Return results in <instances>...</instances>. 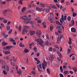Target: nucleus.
Segmentation results:
<instances>
[{"instance_id": "b1692460", "label": "nucleus", "mask_w": 77, "mask_h": 77, "mask_svg": "<svg viewBox=\"0 0 77 77\" xmlns=\"http://www.w3.org/2000/svg\"><path fill=\"white\" fill-rule=\"evenodd\" d=\"M45 11H46L47 13H48L50 11V9L48 8L46 9H45Z\"/></svg>"}, {"instance_id": "052dcab7", "label": "nucleus", "mask_w": 77, "mask_h": 77, "mask_svg": "<svg viewBox=\"0 0 77 77\" xmlns=\"http://www.w3.org/2000/svg\"><path fill=\"white\" fill-rule=\"evenodd\" d=\"M69 73L71 74H73V72L72 71H69Z\"/></svg>"}, {"instance_id": "0e129e2a", "label": "nucleus", "mask_w": 77, "mask_h": 77, "mask_svg": "<svg viewBox=\"0 0 77 77\" xmlns=\"http://www.w3.org/2000/svg\"><path fill=\"white\" fill-rule=\"evenodd\" d=\"M50 15L51 17H53V14L52 13H51L50 14Z\"/></svg>"}, {"instance_id": "bf43d9fd", "label": "nucleus", "mask_w": 77, "mask_h": 77, "mask_svg": "<svg viewBox=\"0 0 77 77\" xmlns=\"http://www.w3.org/2000/svg\"><path fill=\"white\" fill-rule=\"evenodd\" d=\"M52 48L51 47L49 49V51H52Z\"/></svg>"}, {"instance_id": "2f4dec72", "label": "nucleus", "mask_w": 77, "mask_h": 77, "mask_svg": "<svg viewBox=\"0 0 77 77\" xmlns=\"http://www.w3.org/2000/svg\"><path fill=\"white\" fill-rule=\"evenodd\" d=\"M27 21L28 23H30V22H31V19H29Z\"/></svg>"}, {"instance_id": "0eeeda50", "label": "nucleus", "mask_w": 77, "mask_h": 77, "mask_svg": "<svg viewBox=\"0 0 77 77\" xmlns=\"http://www.w3.org/2000/svg\"><path fill=\"white\" fill-rule=\"evenodd\" d=\"M63 21H64V20H63V16L62 15V18H61L60 20V23L61 24H62L63 23Z\"/></svg>"}, {"instance_id": "393cba45", "label": "nucleus", "mask_w": 77, "mask_h": 77, "mask_svg": "<svg viewBox=\"0 0 77 77\" xmlns=\"http://www.w3.org/2000/svg\"><path fill=\"white\" fill-rule=\"evenodd\" d=\"M12 47V46H7L6 47V49L7 50H9V49H10V48H11Z\"/></svg>"}, {"instance_id": "5fc2aeb1", "label": "nucleus", "mask_w": 77, "mask_h": 77, "mask_svg": "<svg viewBox=\"0 0 77 77\" xmlns=\"http://www.w3.org/2000/svg\"><path fill=\"white\" fill-rule=\"evenodd\" d=\"M36 63V64L38 65H37V66H39V65H39V62H40V61L39 60H38V61Z\"/></svg>"}, {"instance_id": "9d476101", "label": "nucleus", "mask_w": 77, "mask_h": 77, "mask_svg": "<svg viewBox=\"0 0 77 77\" xmlns=\"http://www.w3.org/2000/svg\"><path fill=\"white\" fill-rule=\"evenodd\" d=\"M36 10L38 11H40V12H41L42 10V9L41 8H39V7H36Z\"/></svg>"}, {"instance_id": "37998d69", "label": "nucleus", "mask_w": 77, "mask_h": 77, "mask_svg": "<svg viewBox=\"0 0 77 77\" xmlns=\"http://www.w3.org/2000/svg\"><path fill=\"white\" fill-rule=\"evenodd\" d=\"M2 35H4V38H6L8 36V35H6L5 34L3 35V34Z\"/></svg>"}, {"instance_id": "9b49d317", "label": "nucleus", "mask_w": 77, "mask_h": 77, "mask_svg": "<svg viewBox=\"0 0 77 77\" xmlns=\"http://www.w3.org/2000/svg\"><path fill=\"white\" fill-rule=\"evenodd\" d=\"M71 31L72 32H76L75 29L74 27L71 28Z\"/></svg>"}, {"instance_id": "13d9d810", "label": "nucleus", "mask_w": 77, "mask_h": 77, "mask_svg": "<svg viewBox=\"0 0 77 77\" xmlns=\"http://www.w3.org/2000/svg\"><path fill=\"white\" fill-rule=\"evenodd\" d=\"M53 26H50V30L51 31L52 30H53Z\"/></svg>"}, {"instance_id": "6ab92c4d", "label": "nucleus", "mask_w": 77, "mask_h": 77, "mask_svg": "<svg viewBox=\"0 0 77 77\" xmlns=\"http://www.w3.org/2000/svg\"><path fill=\"white\" fill-rule=\"evenodd\" d=\"M71 17L70 16H69L67 17V20L68 21H71Z\"/></svg>"}, {"instance_id": "423d86ee", "label": "nucleus", "mask_w": 77, "mask_h": 77, "mask_svg": "<svg viewBox=\"0 0 77 77\" xmlns=\"http://www.w3.org/2000/svg\"><path fill=\"white\" fill-rule=\"evenodd\" d=\"M20 18L21 19H23V20H27L28 18L26 16H24L23 17H21Z\"/></svg>"}, {"instance_id": "ddd939ff", "label": "nucleus", "mask_w": 77, "mask_h": 77, "mask_svg": "<svg viewBox=\"0 0 77 77\" xmlns=\"http://www.w3.org/2000/svg\"><path fill=\"white\" fill-rule=\"evenodd\" d=\"M57 54L61 58V57H62V54H61L60 53V52H57Z\"/></svg>"}, {"instance_id": "c9c22d12", "label": "nucleus", "mask_w": 77, "mask_h": 77, "mask_svg": "<svg viewBox=\"0 0 77 77\" xmlns=\"http://www.w3.org/2000/svg\"><path fill=\"white\" fill-rule=\"evenodd\" d=\"M40 5L41 7H43V8H44V6H45V5L44 4H42V3H40Z\"/></svg>"}, {"instance_id": "412c9836", "label": "nucleus", "mask_w": 77, "mask_h": 77, "mask_svg": "<svg viewBox=\"0 0 77 77\" xmlns=\"http://www.w3.org/2000/svg\"><path fill=\"white\" fill-rule=\"evenodd\" d=\"M46 71H47V72L49 74H50V69L48 68H47L46 69Z\"/></svg>"}, {"instance_id": "e2e57ef3", "label": "nucleus", "mask_w": 77, "mask_h": 77, "mask_svg": "<svg viewBox=\"0 0 77 77\" xmlns=\"http://www.w3.org/2000/svg\"><path fill=\"white\" fill-rule=\"evenodd\" d=\"M3 22H4V23H7V22H8V21L6 20H4Z\"/></svg>"}, {"instance_id": "774afa93", "label": "nucleus", "mask_w": 77, "mask_h": 77, "mask_svg": "<svg viewBox=\"0 0 77 77\" xmlns=\"http://www.w3.org/2000/svg\"><path fill=\"white\" fill-rule=\"evenodd\" d=\"M9 56L6 57V59L7 60H9Z\"/></svg>"}, {"instance_id": "603ef678", "label": "nucleus", "mask_w": 77, "mask_h": 77, "mask_svg": "<svg viewBox=\"0 0 77 77\" xmlns=\"http://www.w3.org/2000/svg\"><path fill=\"white\" fill-rule=\"evenodd\" d=\"M12 32V29H11L8 32V34H11V33Z\"/></svg>"}, {"instance_id": "20e7f679", "label": "nucleus", "mask_w": 77, "mask_h": 77, "mask_svg": "<svg viewBox=\"0 0 77 77\" xmlns=\"http://www.w3.org/2000/svg\"><path fill=\"white\" fill-rule=\"evenodd\" d=\"M41 33H42L41 31L40 30H38L37 31V34H36V35L37 36H38L39 38H40V35H41Z\"/></svg>"}, {"instance_id": "4d7b16f0", "label": "nucleus", "mask_w": 77, "mask_h": 77, "mask_svg": "<svg viewBox=\"0 0 77 77\" xmlns=\"http://www.w3.org/2000/svg\"><path fill=\"white\" fill-rule=\"evenodd\" d=\"M10 41H11V42H14L15 41V40H14L12 38L10 39Z\"/></svg>"}, {"instance_id": "79ce46f5", "label": "nucleus", "mask_w": 77, "mask_h": 77, "mask_svg": "<svg viewBox=\"0 0 77 77\" xmlns=\"http://www.w3.org/2000/svg\"><path fill=\"white\" fill-rule=\"evenodd\" d=\"M31 73L32 74H34V75H35V74H36V72H35L34 71H32L31 72Z\"/></svg>"}, {"instance_id": "a18cd8bd", "label": "nucleus", "mask_w": 77, "mask_h": 77, "mask_svg": "<svg viewBox=\"0 0 77 77\" xmlns=\"http://www.w3.org/2000/svg\"><path fill=\"white\" fill-rule=\"evenodd\" d=\"M4 18L3 17H0V21H3L4 20Z\"/></svg>"}, {"instance_id": "5701e85b", "label": "nucleus", "mask_w": 77, "mask_h": 77, "mask_svg": "<svg viewBox=\"0 0 77 77\" xmlns=\"http://www.w3.org/2000/svg\"><path fill=\"white\" fill-rule=\"evenodd\" d=\"M6 10H2V12L3 14H6L7 12Z\"/></svg>"}, {"instance_id": "de8ad7c7", "label": "nucleus", "mask_w": 77, "mask_h": 77, "mask_svg": "<svg viewBox=\"0 0 77 77\" xmlns=\"http://www.w3.org/2000/svg\"><path fill=\"white\" fill-rule=\"evenodd\" d=\"M71 23L72 24V25L73 26V25H74V20H72L71 21Z\"/></svg>"}, {"instance_id": "f704fd0d", "label": "nucleus", "mask_w": 77, "mask_h": 77, "mask_svg": "<svg viewBox=\"0 0 77 77\" xmlns=\"http://www.w3.org/2000/svg\"><path fill=\"white\" fill-rule=\"evenodd\" d=\"M76 15H77V14L76 13H73L72 16L73 17H75Z\"/></svg>"}, {"instance_id": "473e14b6", "label": "nucleus", "mask_w": 77, "mask_h": 77, "mask_svg": "<svg viewBox=\"0 0 77 77\" xmlns=\"http://www.w3.org/2000/svg\"><path fill=\"white\" fill-rule=\"evenodd\" d=\"M7 30H10V26L8 25H7Z\"/></svg>"}, {"instance_id": "338daca9", "label": "nucleus", "mask_w": 77, "mask_h": 77, "mask_svg": "<svg viewBox=\"0 0 77 77\" xmlns=\"http://www.w3.org/2000/svg\"><path fill=\"white\" fill-rule=\"evenodd\" d=\"M13 45H16V42H15L14 41L13 42Z\"/></svg>"}, {"instance_id": "39448f33", "label": "nucleus", "mask_w": 77, "mask_h": 77, "mask_svg": "<svg viewBox=\"0 0 77 77\" xmlns=\"http://www.w3.org/2000/svg\"><path fill=\"white\" fill-rule=\"evenodd\" d=\"M29 33L30 35H31L32 36H33L35 33V31L30 30L29 31Z\"/></svg>"}, {"instance_id": "c03bdc74", "label": "nucleus", "mask_w": 77, "mask_h": 77, "mask_svg": "<svg viewBox=\"0 0 77 77\" xmlns=\"http://www.w3.org/2000/svg\"><path fill=\"white\" fill-rule=\"evenodd\" d=\"M75 59V56H73L72 57V60H74Z\"/></svg>"}, {"instance_id": "aec40b11", "label": "nucleus", "mask_w": 77, "mask_h": 77, "mask_svg": "<svg viewBox=\"0 0 77 77\" xmlns=\"http://www.w3.org/2000/svg\"><path fill=\"white\" fill-rule=\"evenodd\" d=\"M29 7V8H31L32 6H34V5H33L32 4H29V5H28Z\"/></svg>"}, {"instance_id": "4be33fe9", "label": "nucleus", "mask_w": 77, "mask_h": 77, "mask_svg": "<svg viewBox=\"0 0 77 77\" xmlns=\"http://www.w3.org/2000/svg\"><path fill=\"white\" fill-rule=\"evenodd\" d=\"M64 74H65L66 75V74L69 73V72L67 70H65L64 72Z\"/></svg>"}, {"instance_id": "680f3d73", "label": "nucleus", "mask_w": 77, "mask_h": 77, "mask_svg": "<svg viewBox=\"0 0 77 77\" xmlns=\"http://www.w3.org/2000/svg\"><path fill=\"white\" fill-rule=\"evenodd\" d=\"M69 42H72L71 41V37L69 38Z\"/></svg>"}, {"instance_id": "bb28decb", "label": "nucleus", "mask_w": 77, "mask_h": 77, "mask_svg": "<svg viewBox=\"0 0 77 77\" xmlns=\"http://www.w3.org/2000/svg\"><path fill=\"white\" fill-rule=\"evenodd\" d=\"M49 44V42L48 41H46L45 42V45H48Z\"/></svg>"}, {"instance_id": "864d4df0", "label": "nucleus", "mask_w": 77, "mask_h": 77, "mask_svg": "<svg viewBox=\"0 0 77 77\" xmlns=\"http://www.w3.org/2000/svg\"><path fill=\"white\" fill-rule=\"evenodd\" d=\"M60 75V77H63V74H59Z\"/></svg>"}, {"instance_id": "cd10ccee", "label": "nucleus", "mask_w": 77, "mask_h": 77, "mask_svg": "<svg viewBox=\"0 0 77 77\" xmlns=\"http://www.w3.org/2000/svg\"><path fill=\"white\" fill-rule=\"evenodd\" d=\"M10 52L9 51H5V54H9Z\"/></svg>"}, {"instance_id": "4468645a", "label": "nucleus", "mask_w": 77, "mask_h": 77, "mask_svg": "<svg viewBox=\"0 0 77 77\" xmlns=\"http://www.w3.org/2000/svg\"><path fill=\"white\" fill-rule=\"evenodd\" d=\"M60 72H63V68H62V66H61L60 67Z\"/></svg>"}, {"instance_id": "a878e982", "label": "nucleus", "mask_w": 77, "mask_h": 77, "mask_svg": "<svg viewBox=\"0 0 77 77\" xmlns=\"http://www.w3.org/2000/svg\"><path fill=\"white\" fill-rule=\"evenodd\" d=\"M20 47H24V45L22 43H20Z\"/></svg>"}, {"instance_id": "72a5a7b5", "label": "nucleus", "mask_w": 77, "mask_h": 77, "mask_svg": "<svg viewBox=\"0 0 77 77\" xmlns=\"http://www.w3.org/2000/svg\"><path fill=\"white\" fill-rule=\"evenodd\" d=\"M51 7L52 8H54V9H57V7L54 5H52L51 6Z\"/></svg>"}, {"instance_id": "f257e3e1", "label": "nucleus", "mask_w": 77, "mask_h": 77, "mask_svg": "<svg viewBox=\"0 0 77 77\" xmlns=\"http://www.w3.org/2000/svg\"><path fill=\"white\" fill-rule=\"evenodd\" d=\"M63 28H64V27H63V26H62V27L60 26H57L56 27V29H57L58 30V32L59 33H62V31H60V30H62L63 29Z\"/></svg>"}, {"instance_id": "ea45409f", "label": "nucleus", "mask_w": 77, "mask_h": 77, "mask_svg": "<svg viewBox=\"0 0 77 77\" xmlns=\"http://www.w3.org/2000/svg\"><path fill=\"white\" fill-rule=\"evenodd\" d=\"M71 53V49H68V54H69Z\"/></svg>"}, {"instance_id": "49530a36", "label": "nucleus", "mask_w": 77, "mask_h": 77, "mask_svg": "<svg viewBox=\"0 0 77 77\" xmlns=\"http://www.w3.org/2000/svg\"><path fill=\"white\" fill-rule=\"evenodd\" d=\"M63 20L66 21V16H64Z\"/></svg>"}, {"instance_id": "c756f323", "label": "nucleus", "mask_w": 77, "mask_h": 77, "mask_svg": "<svg viewBox=\"0 0 77 77\" xmlns=\"http://www.w3.org/2000/svg\"><path fill=\"white\" fill-rule=\"evenodd\" d=\"M63 37V35H61L60 36V38L59 37V40H60V41H61V39H62V38Z\"/></svg>"}, {"instance_id": "7ed1b4c3", "label": "nucleus", "mask_w": 77, "mask_h": 77, "mask_svg": "<svg viewBox=\"0 0 77 77\" xmlns=\"http://www.w3.org/2000/svg\"><path fill=\"white\" fill-rule=\"evenodd\" d=\"M47 66V62H45V60H43V62L42 63V66L43 69H45V68Z\"/></svg>"}, {"instance_id": "3c124183", "label": "nucleus", "mask_w": 77, "mask_h": 77, "mask_svg": "<svg viewBox=\"0 0 77 77\" xmlns=\"http://www.w3.org/2000/svg\"><path fill=\"white\" fill-rule=\"evenodd\" d=\"M39 66L40 69H42V64H40L39 65Z\"/></svg>"}, {"instance_id": "e433bc0d", "label": "nucleus", "mask_w": 77, "mask_h": 77, "mask_svg": "<svg viewBox=\"0 0 77 77\" xmlns=\"http://www.w3.org/2000/svg\"><path fill=\"white\" fill-rule=\"evenodd\" d=\"M26 9V8H24L22 9V12H24V11Z\"/></svg>"}, {"instance_id": "6e6d98bb", "label": "nucleus", "mask_w": 77, "mask_h": 77, "mask_svg": "<svg viewBox=\"0 0 77 77\" xmlns=\"http://www.w3.org/2000/svg\"><path fill=\"white\" fill-rule=\"evenodd\" d=\"M3 73L4 74V75L7 74V72H6V71H5V70H4L3 71Z\"/></svg>"}, {"instance_id": "6e6552de", "label": "nucleus", "mask_w": 77, "mask_h": 77, "mask_svg": "<svg viewBox=\"0 0 77 77\" xmlns=\"http://www.w3.org/2000/svg\"><path fill=\"white\" fill-rule=\"evenodd\" d=\"M27 29H23L22 30V33L23 34V35H24V34H25V32H26V33H27Z\"/></svg>"}, {"instance_id": "c85d7f7f", "label": "nucleus", "mask_w": 77, "mask_h": 77, "mask_svg": "<svg viewBox=\"0 0 77 77\" xmlns=\"http://www.w3.org/2000/svg\"><path fill=\"white\" fill-rule=\"evenodd\" d=\"M24 52L25 53H28V52H29V50L27 49H25L24 50Z\"/></svg>"}, {"instance_id": "58836bf2", "label": "nucleus", "mask_w": 77, "mask_h": 77, "mask_svg": "<svg viewBox=\"0 0 77 77\" xmlns=\"http://www.w3.org/2000/svg\"><path fill=\"white\" fill-rule=\"evenodd\" d=\"M32 11L31 10H29L27 11V13H32Z\"/></svg>"}, {"instance_id": "dca6fc26", "label": "nucleus", "mask_w": 77, "mask_h": 77, "mask_svg": "<svg viewBox=\"0 0 77 77\" xmlns=\"http://www.w3.org/2000/svg\"><path fill=\"white\" fill-rule=\"evenodd\" d=\"M72 69H73V70H74V71L75 72H77V68L75 67H72Z\"/></svg>"}, {"instance_id": "8fccbe9b", "label": "nucleus", "mask_w": 77, "mask_h": 77, "mask_svg": "<svg viewBox=\"0 0 77 77\" xmlns=\"http://www.w3.org/2000/svg\"><path fill=\"white\" fill-rule=\"evenodd\" d=\"M37 49V48L36 47H35L33 48V50L35 51H36V49Z\"/></svg>"}, {"instance_id": "2eb2a0df", "label": "nucleus", "mask_w": 77, "mask_h": 77, "mask_svg": "<svg viewBox=\"0 0 77 77\" xmlns=\"http://www.w3.org/2000/svg\"><path fill=\"white\" fill-rule=\"evenodd\" d=\"M54 18H53L52 17H48V19L49 20V21H51L52 20H53Z\"/></svg>"}, {"instance_id": "f03ea898", "label": "nucleus", "mask_w": 77, "mask_h": 77, "mask_svg": "<svg viewBox=\"0 0 77 77\" xmlns=\"http://www.w3.org/2000/svg\"><path fill=\"white\" fill-rule=\"evenodd\" d=\"M37 41L38 42L39 45H40L41 47H43L44 46V42L42 40V39L41 38H38L37 39Z\"/></svg>"}, {"instance_id": "09e8293b", "label": "nucleus", "mask_w": 77, "mask_h": 77, "mask_svg": "<svg viewBox=\"0 0 77 77\" xmlns=\"http://www.w3.org/2000/svg\"><path fill=\"white\" fill-rule=\"evenodd\" d=\"M54 47L57 49H59V47H58V46L56 45H54Z\"/></svg>"}, {"instance_id": "4c0bfd02", "label": "nucleus", "mask_w": 77, "mask_h": 77, "mask_svg": "<svg viewBox=\"0 0 77 77\" xmlns=\"http://www.w3.org/2000/svg\"><path fill=\"white\" fill-rule=\"evenodd\" d=\"M24 28L25 29H29L30 27L27 26H24Z\"/></svg>"}, {"instance_id": "a19ab883", "label": "nucleus", "mask_w": 77, "mask_h": 77, "mask_svg": "<svg viewBox=\"0 0 77 77\" xmlns=\"http://www.w3.org/2000/svg\"><path fill=\"white\" fill-rule=\"evenodd\" d=\"M34 60H35V61H36V62L38 61L39 60L38 59V58L35 57L34 58Z\"/></svg>"}, {"instance_id": "f8f14e48", "label": "nucleus", "mask_w": 77, "mask_h": 77, "mask_svg": "<svg viewBox=\"0 0 77 77\" xmlns=\"http://www.w3.org/2000/svg\"><path fill=\"white\" fill-rule=\"evenodd\" d=\"M7 44H8V43H7L6 42H3L2 43V45L3 46H6V45H7Z\"/></svg>"}, {"instance_id": "a211bd4d", "label": "nucleus", "mask_w": 77, "mask_h": 77, "mask_svg": "<svg viewBox=\"0 0 77 77\" xmlns=\"http://www.w3.org/2000/svg\"><path fill=\"white\" fill-rule=\"evenodd\" d=\"M60 40H59V37H58L57 38V44H59V43L60 42Z\"/></svg>"}, {"instance_id": "69168bd1", "label": "nucleus", "mask_w": 77, "mask_h": 77, "mask_svg": "<svg viewBox=\"0 0 77 77\" xmlns=\"http://www.w3.org/2000/svg\"><path fill=\"white\" fill-rule=\"evenodd\" d=\"M46 37L47 38V39H49V37H48V34H46Z\"/></svg>"}, {"instance_id": "1a4fd4ad", "label": "nucleus", "mask_w": 77, "mask_h": 77, "mask_svg": "<svg viewBox=\"0 0 77 77\" xmlns=\"http://www.w3.org/2000/svg\"><path fill=\"white\" fill-rule=\"evenodd\" d=\"M2 68H4L5 69H7L8 71H9V67L8 66H6V65L2 66Z\"/></svg>"}, {"instance_id": "f3484780", "label": "nucleus", "mask_w": 77, "mask_h": 77, "mask_svg": "<svg viewBox=\"0 0 77 77\" xmlns=\"http://www.w3.org/2000/svg\"><path fill=\"white\" fill-rule=\"evenodd\" d=\"M55 20L54 18L53 20L50 21V22L51 23H54L55 22Z\"/></svg>"}, {"instance_id": "7c9ffc66", "label": "nucleus", "mask_w": 77, "mask_h": 77, "mask_svg": "<svg viewBox=\"0 0 77 77\" xmlns=\"http://www.w3.org/2000/svg\"><path fill=\"white\" fill-rule=\"evenodd\" d=\"M49 60H53V55H51L50 57V58H49Z\"/></svg>"}]
</instances>
